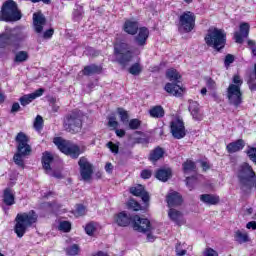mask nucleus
<instances>
[{
	"instance_id": "obj_1",
	"label": "nucleus",
	"mask_w": 256,
	"mask_h": 256,
	"mask_svg": "<svg viewBox=\"0 0 256 256\" xmlns=\"http://www.w3.org/2000/svg\"><path fill=\"white\" fill-rule=\"evenodd\" d=\"M114 223L118 227H129L138 233H147L151 231V221L147 218H141L139 215H131L127 211H121L114 215Z\"/></svg>"
},
{
	"instance_id": "obj_2",
	"label": "nucleus",
	"mask_w": 256,
	"mask_h": 256,
	"mask_svg": "<svg viewBox=\"0 0 256 256\" xmlns=\"http://www.w3.org/2000/svg\"><path fill=\"white\" fill-rule=\"evenodd\" d=\"M31 138L25 132H18L15 136L16 153L13 156L15 165L25 169L24 157H29L33 152V148L29 145Z\"/></svg>"
},
{
	"instance_id": "obj_3",
	"label": "nucleus",
	"mask_w": 256,
	"mask_h": 256,
	"mask_svg": "<svg viewBox=\"0 0 256 256\" xmlns=\"http://www.w3.org/2000/svg\"><path fill=\"white\" fill-rule=\"evenodd\" d=\"M39 221V214L35 210L18 213L15 218L14 233L19 239L25 237L27 230Z\"/></svg>"
},
{
	"instance_id": "obj_4",
	"label": "nucleus",
	"mask_w": 256,
	"mask_h": 256,
	"mask_svg": "<svg viewBox=\"0 0 256 256\" xmlns=\"http://www.w3.org/2000/svg\"><path fill=\"white\" fill-rule=\"evenodd\" d=\"M85 113L79 108H75L67 113L63 118V128L66 133L77 135L83 131V122L85 121Z\"/></svg>"
},
{
	"instance_id": "obj_5",
	"label": "nucleus",
	"mask_w": 256,
	"mask_h": 256,
	"mask_svg": "<svg viewBox=\"0 0 256 256\" xmlns=\"http://www.w3.org/2000/svg\"><path fill=\"white\" fill-rule=\"evenodd\" d=\"M113 55L115 57V63L120 65L122 69H125L135 58V53L131 50V45L123 41L114 43Z\"/></svg>"
},
{
	"instance_id": "obj_6",
	"label": "nucleus",
	"mask_w": 256,
	"mask_h": 256,
	"mask_svg": "<svg viewBox=\"0 0 256 256\" xmlns=\"http://www.w3.org/2000/svg\"><path fill=\"white\" fill-rule=\"evenodd\" d=\"M166 77L172 81L165 84L164 90L169 95H173V97H183V93L185 92V88L179 85L181 83L182 76L175 68H169L166 71Z\"/></svg>"
},
{
	"instance_id": "obj_7",
	"label": "nucleus",
	"mask_w": 256,
	"mask_h": 256,
	"mask_svg": "<svg viewBox=\"0 0 256 256\" xmlns=\"http://www.w3.org/2000/svg\"><path fill=\"white\" fill-rule=\"evenodd\" d=\"M204 41L208 47H213L215 51L220 53V51L225 49V45H227V33H225V30L219 28L208 30Z\"/></svg>"
},
{
	"instance_id": "obj_8",
	"label": "nucleus",
	"mask_w": 256,
	"mask_h": 256,
	"mask_svg": "<svg viewBox=\"0 0 256 256\" xmlns=\"http://www.w3.org/2000/svg\"><path fill=\"white\" fill-rule=\"evenodd\" d=\"M53 143L57 146L60 153L71 157V159H79V155L83 153V150H81L79 145L73 144L71 141L66 140L63 137H54Z\"/></svg>"
},
{
	"instance_id": "obj_9",
	"label": "nucleus",
	"mask_w": 256,
	"mask_h": 256,
	"mask_svg": "<svg viewBox=\"0 0 256 256\" xmlns=\"http://www.w3.org/2000/svg\"><path fill=\"white\" fill-rule=\"evenodd\" d=\"M232 81L234 84H230L227 88V98L231 105L239 107L243 103V92L241 91L243 80H241L239 74H236L233 76Z\"/></svg>"
},
{
	"instance_id": "obj_10",
	"label": "nucleus",
	"mask_w": 256,
	"mask_h": 256,
	"mask_svg": "<svg viewBox=\"0 0 256 256\" xmlns=\"http://www.w3.org/2000/svg\"><path fill=\"white\" fill-rule=\"evenodd\" d=\"M23 14L19 7L17 6V2L13 0L5 1L1 8L0 21H21Z\"/></svg>"
},
{
	"instance_id": "obj_11",
	"label": "nucleus",
	"mask_w": 256,
	"mask_h": 256,
	"mask_svg": "<svg viewBox=\"0 0 256 256\" xmlns=\"http://www.w3.org/2000/svg\"><path fill=\"white\" fill-rule=\"evenodd\" d=\"M197 16L191 11H185L178 17V31L180 33H191L195 29Z\"/></svg>"
},
{
	"instance_id": "obj_12",
	"label": "nucleus",
	"mask_w": 256,
	"mask_h": 256,
	"mask_svg": "<svg viewBox=\"0 0 256 256\" xmlns=\"http://www.w3.org/2000/svg\"><path fill=\"white\" fill-rule=\"evenodd\" d=\"M78 167L80 169V176L82 177V180L91 181V178L93 177V164L89 162V159L85 156L80 157Z\"/></svg>"
},
{
	"instance_id": "obj_13",
	"label": "nucleus",
	"mask_w": 256,
	"mask_h": 256,
	"mask_svg": "<svg viewBox=\"0 0 256 256\" xmlns=\"http://www.w3.org/2000/svg\"><path fill=\"white\" fill-rule=\"evenodd\" d=\"M129 193L134 197H140L145 205V207H149V201H151V196L149 195L147 189L142 184H137L136 186H132L129 188Z\"/></svg>"
},
{
	"instance_id": "obj_14",
	"label": "nucleus",
	"mask_w": 256,
	"mask_h": 256,
	"mask_svg": "<svg viewBox=\"0 0 256 256\" xmlns=\"http://www.w3.org/2000/svg\"><path fill=\"white\" fill-rule=\"evenodd\" d=\"M170 131L174 139H183L187 135L185 123L181 119H176L170 123Z\"/></svg>"
},
{
	"instance_id": "obj_15",
	"label": "nucleus",
	"mask_w": 256,
	"mask_h": 256,
	"mask_svg": "<svg viewBox=\"0 0 256 256\" xmlns=\"http://www.w3.org/2000/svg\"><path fill=\"white\" fill-rule=\"evenodd\" d=\"M239 31L240 32H235L234 33V40L235 43H239L240 45L243 44L245 39L249 37V31H251V25L247 22H242L239 26Z\"/></svg>"
},
{
	"instance_id": "obj_16",
	"label": "nucleus",
	"mask_w": 256,
	"mask_h": 256,
	"mask_svg": "<svg viewBox=\"0 0 256 256\" xmlns=\"http://www.w3.org/2000/svg\"><path fill=\"white\" fill-rule=\"evenodd\" d=\"M122 29L124 33H127V35L134 36L139 33V29H141V27H139V21L133 19H126L122 26Z\"/></svg>"
},
{
	"instance_id": "obj_17",
	"label": "nucleus",
	"mask_w": 256,
	"mask_h": 256,
	"mask_svg": "<svg viewBox=\"0 0 256 256\" xmlns=\"http://www.w3.org/2000/svg\"><path fill=\"white\" fill-rule=\"evenodd\" d=\"M47 23V18L41 12H35L33 14V26L35 33H43V27Z\"/></svg>"
},
{
	"instance_id": "obj_18",
	"label": "nucleus",
	"mask_w": 256,
	"mask_h": 256,
	"mask_svg": "<svg viewBox=\"0 0 256 256\" xmlns=\"http://www.w3.org/2000/svg\"><path fill=\"white\" fill-rule=\"evenodd\" d=\"M149 39V28L142 26L138 30V34L134 37V41L138 47H145Z\"/></svg>"
},
{
	"instance_id": "obj_19",
	"label": "nucleus",
	"mask_w": 256,
	"mask_h": 256,
	"mask_svg": "<svg viewBox=\"0 0 256 256\" xmlns=\"http://www.w3.org/2000/svg\"><path fill=\"white\" fill-rule=\"evenodd\" d=\"M166 202L170 209H173V207H179V205L183 204V196H181L179 192H172L166 196Z\"/></svg>"
},
{
	"instance_id": "obj_20",
	"label": "nucleus",
	"mask_w": 256,
	"mask_h": 256,
	"mask_svg": "<svg viewBox=\"0 0 256 256\" xmlns=\"http://www.w3.org/2000/svg\"><path fill=\"white\" fill-rule=\"evenodd\" d=\"M101 73H103V66L97 64L84 66L82 70V75L85 77H91V75H101Z\"/></svg>"
},
{
	"instance_id": "obj_21",
	"label": "nucleus",
	"mask_w": 256,
	"mask_h": 256,
	"mask_svg": "<svg viewBox=\"0 0 256 256\" xmlns=\"http://www.w3.org/2000/svg\"><path fill=\"white\" fill-rule=\"evenodd\" d=\"M243 149H245V140L243 139H237L226 146V151L230 155L233 153H239V151H243Z\"/></svg>"
},
{
	"instance_id": "obj_22",
	"label": "nucleus",
	"mask_w": 256,
	"mask_h": 256,
	"mask_svg": "<svg viewBox=\"0 0 256 256\" xmlns=\"http://www.w3.org/2000/svg\"><path fill=\"white\" fill-rule=\"evenodd\" d=\"M171 177H173L171 168H159L155 172V178L162 183H167Z\"/></svg>"
},
{
	"instance_id": "obj_23",
	"label": "nucleus",
	"mask_w": 256,
	"mask_h": 256,
	"mask_svg": "<svg viewBox=\"0 0 256 256\" xmlns=\"http://www.w3.org/2000/svg\"><path fill=\"white\" fill-rule=\"evenodd\" d=\"M163 157H165V149L161 146H157L150 151L148 160L150 163H157V161H160Z\"/></svg>"
},
{
	"instance_id": "obj_24",
	"label": "nucleus",
	"mask_w": 256,
	"mask_h": 256,
	"mask_svg": "<svg viewBox=\"0 0 256 256\" xmlns=\"http://www.w3.org/2000/svg\"><path fill=\"white\" fill-rule=\"evenodd\" d=\"M2 203H4L6 207H13V205H15V194L11 188H5L3 190Z\"/></svg>"
},
{
	"instance_id": "obj_25",
	"label": "nucleus",
	"mask_w": 256,
	"mask_h": 256,
	"mask_svg": "<svg viewBox=\"0 0 256 256\" xmlns=\"http://www.w3.org/2000/svg\"><path fill=\"white\" fill-rule=\"evenodd\" d=\"M54 160L55 158L53 157V154H51V152L49 151L43 152L41 163L46 173H49V171H52L51 163H53Z\"/></svg>"
},
{
	"instance_id": "obj_26",
	"label": "nucleus",
	"mask_w": 256,
	"mask_h": 256,
	"mask_svg": "<svg viewBox=\"0 0 256 256\" xmlns=\"http://www.w3.org/2000/svg\"><path fill=\"white\" fill-rule=\"evenodd\" d=\"M189 112L192 116V119L194 121H203V113H201V108L199 107V103L197 102H192L189 105Z\"/></svg>"
},
{
	"instance_id": "obj_27",
	"label": "nucleus",
	"mask_w": 256,
	"mask_h": 256,
	"mask_svg": "<svg viewBox=\"0 0 256 256\" xmlns=\"http://www.w3.org/2000/svg\"><path fill=\"white\" fill-rule=\"evenodd\" d=\"M15 35L4 32L0 34V49H7V47H11L13 45V39Z\"/></svg>"
},
{
	"instance_id": "obj_28",
	"label": "nucleus",
	"mask_w": 256,
	"mask_h": 256,
	"mask_svg": "<svg viewBox=\"0 0 256 256\" xmlns=\"http://www.w3.org/2000/svg\"><path fill=\"white\" fill-rule=\"evenodd\" d=\"M200 201L205 205H219L221 198L215 194H202L200 195Z\"/></svg>"
},
{
	"instance_id": "obj_29",
	"label": "nucleus",
	"mask_w": 256,
	"mask_h": 256,
	"mask_svg": "<svg viewBox=\"0 0 256 256\" xmlns=\"http://www.w3.org/2000/svg\"><path fill=\"white\" fill-rule=\"evenodd\" d=\"M168 217L179 227L183 225V213H181V211H178L175 208H170L168 211Z\"/></svg>"
},
{
	"instance_id": "obj_30",
	"label": "nucleus",
	"mask_w": 256,
	"mask_h": 256,
	"mask_svg": "<svg viewBox=\"0 0 256 256\" xmlns=\"http://www.w3.org/2000/svg\"><path fill=\"white\" fill-rule=\"evenodd\" d=\"M149 115L153 119H163V117H165V109L161 105L153 106L149 110Z\"/></svg>"
},
{
	"instance_id": "obj_31",
	"label": "nucleus",
	"mask_w": 256,
	"mask_h": 256,
	"mask_svg": "<svg viewBox=\"0 0 256 256\" xmlns=\"http://www.w3.org/2000/svg\"><path fill=\"white\" fill-rule=\"evenodd\" d=\"M182 171L184 175H189V173H193L197 171V164L191 159H187L184 163H182Z\"/></svg>"
},
{
	"instance_id": "obj_32",
	"label": "nucleus",
	"mask_w": 256,
	"mask_h": 256,
	"mask_svg": "<svg viewBox=\"0 0 256 256\" xmlns=\"http://www.w3.org/2000/svg\"><path fill=\"white\" fill-rule=\"evenodd\" d=\"M234 240L240 245H243V243H249V234L246 232L243 233L241 230H236L234 232Z\"/></svg>"
},
{
	"instance_id": "obj_33",
	"label": "nucleus",
	"mask_w": 256,
	"mask_h": 256,
	"mask_svg": "<svg viewBox=\"0 0 256 256\" xmlns=\"http://www.w3.org/2000/svg\"><path fill=\"white\" fill-rule=\"evenodd\" d=\"M128 73L134 77H137L143 73V66L139 62H135L128 68Z\"/></svg>"
},
{
	"instance_id": "obj_34",
	"label": "nucleus",
	"mask_w": 256,
	"mask_h": 256,
	"mask_svg": "<svg viewBox=\"0 0 256 256\" xmlns=\"http://www.w3.org/2000/svg\"><path fill=\"white\" fill-rule=\"evenodd\" d=\"M25 61H29V52L22 50L15 54L14 63H25Z\"/></svg>"
},
{
	"instance_id": "obj_35",
	"label": "nucleus",
	"mask_w": 256,
	"mask_h": 256,
	"mask_svg": "<svg viewBox=\"0 0 256 256\" xmlns=\"http://www.w3.org/2000/svg\"><path fill=\"white\" fill-rule=\"evenodd\" d=\"M135 135H141L142 137H137L134 139L135 143H137L138 145H148L149 143V137L143 133V131H136Z\"/></svg>"
},
{
	"instance_id": "obj_36",
	"label": "nucleus",
	"mask_w": 256,
	"mask_h": 256,
	"mask_svg": "<svg viewBox=\"0 0 256 256\" xmlns=\"http://www.w3.org/2000/svg\"><path fill=\"white\" fill-rule=\"evenodd\" d=\"M197 183H199V178H197V176L186 177V187H188L189 191H193V189L197 187Z\"/></svg>"
},
{
	"instance_id": "obj_37",
	"label": "nucleus",
	"mask_w": 256,
	"mask_h": 256,
	"mask_svg": "<svg viewBox=\"0 0 256 256\" xmlns=\"http://www.w3.org/2000/svg\"><path fill=\"white\" fill-rule=\"evenodd\" d=\"M35 99L33 98L32 94H25L19 98V102L22 107H27L30 103H33Z\"/></svg>"
},
{
	"instance_id": "obj_38",
	"label": "nucleus",
	"mask_w": 256,
	"mask_h": 256,
	"mask_svg": "<svg viewBox=\"0 0 256 256\" xmlns=\"http://www.w3.org/2000/svg\"><path fill=\"white\" fill-rule=\"evenodd\" d=\"M117 113L122 123H129V112L123 108H117Z\"/></svg>"
},
{
	"instance_id": "obj_39",
	"label": "nucleus",
	"mask_w": 256,
	"mask_h": 256,
	"mask_svg": "<svg viewBox=\"0 0 256 256\" xmlns=\"http://www.w3.org/2000/svg\"><path fill=\"white\" fill-rule=\"evenodd\" d=\"M84 230H85L86 235H89V237H93V235H95V231H97L95 222L87 223Z\"/></svg>"
},
{
	"instance_id": "obj_40",
	"label": "nucleus",
	"mask_w": 256,
	"mask_h": 256,
	"mask_svg": "<svg viewBox=\"0 0 256 256\" xmlns=\"http://www.w3.org/2000/svg\"><path fill=\"white\" fill-rule=\"evenodd\" d=\"M79 251H81V248H79V245L73 244L66 248V255L68 256L79 255Z\"/></svg>"
},
{
	"instance_id": "obj_41",
	"label": "nucleus",
	"mask_w": 256,
	"mask_h": 256,
	"mask_svg": "<svg viewBox=\"0 0 256 256\" xmlns=\"http://www.w3.org/2000/svg\"><path fill=\"white\" fill-rule=\"evenodd\" d=\"M128 209H131L132 211H141L143 207L140 203L137 202L135 199H130L127 203Z\"/></svg>"
},
{
	"instance_id": "obj_42",
	"label": "nucleus",
	"mask_w": 256,
	"mask_h": 256,
	"mask_svg": "<svg viewBox=\"0 0 256 256\" xmlns=\"http://www.w3.org/2000/svg\"><path fill=\"white\" fill-rule=\"evenodd\" d=\"M246 155L256 165V147L248 146L246 150Z\"/></svg>"
},
{
	"instance_id": "obj_43",
	"label": "nucleus",
	"mask_w": 256,
	"mask_h": 256,
	"mask_svg": "<svg viewBox=\"0 0 256 256\" xmlns=\"http://www.w3.org/2000/svg\"><path fill=\"white\" fill-rule=\"evenodd\" d=\"M33 125L36 131H42L44 125L43 117L41 115H37Z\"/></svg>"
},
{
	"instance_id": "obj_44",
	"label": "nucleus",
	"mask_w": 256,
	"mask_h": 256,
	"mask_svg": "<svg viewBox=\"0 0 256 256\" xmlns=\"http://www.w3.org/2000/svg\"><path fill=\"white\" fill-rule=\"evenodd\" d=\"M128 127L129 129H131L132 131H137V129H139L141 127V120L137 119V118H133L129 121L128 123Z\"/></svg>"
},
{
	"instance_id": "obj_45",
	"label": "nucleus",
	"mask_w": 256,
	"mask_h": 256,
	"mask_svg": "<svg viewBox=\"0 0 256 256\" xmlns=\"http://www.w3.org/2000/svg\"><path fill=\"white\" fill-rule=\"evenodd\" d=\"M59 231H63V233H69L71 231V222L62 221L58 226Z\"/></svg>"
},
{
	"instance_id": "obj_46",
	"label": "nucleus",
	"mask_w": 256,
	"mask_h": 256,
	"mask_svg": "<svg viewBox=\"0 0 256 256\" xmlns=\"http://www.w3.org/2000/svg\"><path fill=\"white\" fill-rule=\"evenodd\" d=\"M152 176H153V171L150 169H144L140 173L141 179H145V180L151 179Z\"/></svg>"
},
{
	"instance_id": "obj_47",
	"label": "nucleus",
	"mask_w": 256,
	"mask_h": 256,
	"mask_svg": "<svg viewBox=\"0 0 256 256\" xmlns=\"http://www.w3.org/2000/svg\"><path fill=\"white\" fill-rule=\"evenodd\" d=\"M235 62V56L233 54H227L224 59L225 67H229L231 63Z\"/></svg>"
},
{
	"instance_id": "obj_48",
	"label": "nucleus",
	"mask_w": 256,
	"mask_h": 256,
	"mask_svg": "<svg viewBox=\"0 0 256 256\" xmlns=\"http://www.w3.org/2000/svg\"><path fill=\"white\" fill-rule=\"evenodd\" d=\"M106 147H108V149H110V151L112 153H115L116 155H117V153H119V145H117L111 141L106 144Z\"/></svg>"
},
{
	"instance_id": "obj_49",
	"label": "nucleus",
	"mask_w": 256,
	"mask_h": 256,
	"mask_svg": "<svg viewBox=\"0 0 256 256\" xmlns=\"http://www.w3.org/2000/svg\"><path fill=\"white\" fill-rule=\"evenodd\" d=\"M247 45L250 48L253 57H256V43H255V40H248Z\"/></svg>"
},
{
	"instance_id": "obj_50",
	"label": "nucleus",
	"mask_w": 256,
	"mask_h": 256,
	"mask_svg": "<svg viewBox=\"0 0 256 256\" xmlns=\"http://www.w3.org/2000/svg\"><path fill=\"white\" fill-rule=\"evenodd\" d=\"M206 87L213 90L217 87V83L215 82V80H213V78L208 77L206 78Z\"/></svg>"
},
{
	"instance_id": "obj_51",
	"label": "nucleus",
	"mask_w": 256,
	"mask_h": 256,
	"mask_svg": "<svg viewBox=\"0 0 256 256\" xmlns=\"http://www.w3.org/2000/svg\"><path fill=\"white\" fill-rule=\"evenodd\" d=\"M55 35V29L50 28L44 31L43 33V39H51Z\"/></svg>"
},
{
	"instance_id": "obj_52",
	"label": "nucleus",
	"mask_w": 256,
	"mask_h": 256,
	"mask_svg": "<svg viewBox=\"0 0 256 256\" xmlns=\"http://www.w3.org/2000/svg\"><path fill=\"white\" fill-rule=\"evenodd\" d=\"M76 214L79 217H83V215H85V206L83 204H77V206H76Z\"/></svg>"
},
{
	"instance_id": "obj_53",
	"label": "nucleus",
	"mask_w": 256,
	"mask_h": 256,
	"mask_svg": "<svg viewBox=\"0 0 256 256\" xmlns=\"http://www.w3.org/2000/svg\"><path fill=\"white\" fill-rule=\"evenodd\" d=\"M204 256H219V253L213 248H206Z\"/></svg>"
},
{
	"instance_id": "obj_54",
	"label": "nucleus",
	"mask_w": 256,
	"mask_h": 256,
	"mask_svg": "<svg viewBox=\"0 0 256 256\" xmlns=\"http://www.w3.org/2000/svg\"><path fill=\"white\" fill-rule=\"evenodd\" d=\"M176 255L177 256H184L187 255V250H181V242L176 244Z\"/></svg>"
},
{
	"instance_id": "obj_55",
	"label": "nucleus",
	"mask_w": 256,
	"mask_h": 256,
	"mask_svg": "<svg viewBox=\"0 0 256 256\" xmlns=\"http://www.w3.org/2000/svg\"><path fill=\"white\" fill-rule=\"evenodd\" d=\"M108 127H113L114 129H117V127H119V122H117L115 117H110L108 119Z\"/></svg>"
},
{
	"instance_id": "obj_56",
	"label": "nucleus",
	"mask_w": 256,
	"mask_h": 256,
	"mask_svg": "<svg viewBox=\"0 0 256 256\" xmlns=\"http://www.w3.org/2000/svg\"><path fill=\"white\" fill-rule=\"evenodd\" d=\"M44 93H45V89L39 88L35 92L30 93V95H32L33 99H37V97L43 96Z\"/></svg>"
},
{
	"instance_id": "obj_57",
	"label": "nucleus",
	"mask_w": 256,
	"mask_h": 256,
	"mask_svg": "<svg viewBox=\"0 0 256 256\" xmlns=\"http://www.w3.org/2000/svg\"><path fill=\"white\" fill-rule=\"evenodd\" d=\"M248 86L250 91H256V77L255 78H249L248 80Z\"/></svg>"
},
{
	"instance_id": "obj_58",
	"label": "nucleus",
	"mask_w": 256,
	"mask_h": 256,
	"mask_svg": "<svg viewBox=\"0 0 256 256\" xmlns=\"http://www.w3.org/2000/svg\"><path fill=\"white\" fill-rule=\"evenodd\" d=\"M200 165L202 167V171H209V169H211V164L207 161H201Z\"/></svg>"
},
{
	"instance_id": "obj_59",
	"label": "nucleus",
	"mask_w": 256,
	"mask_h": 256,
	"mask_svg": "<svg viewBox=\"0 0 256 256\" xmlns=\"http://www.w3.org/2000/svg\"><path fill=\"white\" fill-rule=\"evenodd\" d=\"M21 109L19 102H14L11 107V113H17Z\"/></svg>"
},
{
	"instance_id": "obj_60",
	"label": "nucleus",
	"mask_w": 256,
	"mask_h": 256,
	"mask_svg": "<svg viewBox=\"0 0 256 256\" xmlns=\"http://www.w3.org/2000/svg\"><path fill=\"white\" fill-rule=\"evenodd\" d=\"M56 101L57 100L55 98H52L51 101H50L51 103H53V105H52L53 113H58L59 112V106L57 104H55Z\"/></svg>"
},
{
	"instance_id": "obj_61",
	"label": "nucleus",
	"mask_w": 256,
	"mask_h": 256,
	"mask_svg": "<svg viewBox=\"0 0 256 256\" xmlns=\"http://www.w3.org/2000/svg\"><path fill=\"white\" fill-rule=\"evenodd\" d=\"M246 229L256 230V221H250L246 224Z\"/></svg>"
},
{
	"instance_id": "obj_62",
	"label": "nucleus",
	"mask_w": 256,
	"mask_h": 256,
	"mask_svg": "<svg viewBox=\"0 0 256 256\" xmlns=\"http://www.w3.org/2000/svg\"><path fill=\"white\" fill-rule=\"evenodd\" d=\"M105 171L106 173H113V164L110 162H107L105 165Z\"/></svg>"
},
{
	"instance_id": "obj_63",
	"label": "nucleus",
	"mask_w": 256,
	"mask_h": 256,
	"mask_svg": "<svg viewBox=\"0 0 256 256\" xmlns=\"http://www.w3.org/2000/svg\"><path fill=\"white\" fill-rule=\"evenodd\" d=\"M115 133L117 135V137H125V130L124 129H116Z\"/></svg>"
},
{
	"instance_id": "obj_64",
	"label": "nucleus",
	"mask_w": 256,
	"mask_h": 256,
	"mask_svg": "<svg viewBox=\"0 0 256 256\" xmlns=\"http://www.w3.org/2000/svg\"><path fill=\"white\" fill-rule=\"evenodd\" d=\"M147 241H149L150 243H153V241H155V236L151 233L147 234Z\"/></svg>"
}]
</instances>
